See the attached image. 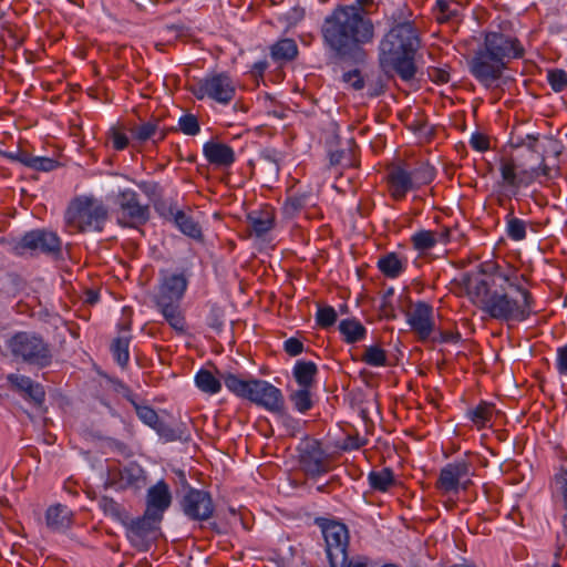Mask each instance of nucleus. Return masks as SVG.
Returning a JSON list of instances; mask_svg holds the SVG:
<instances>
[{"label": "nucleus", "instance_id": "33", "mask_svg": "<svg viewBox=\"0 0 567 567\" xmlns=\"http://www.w3.org/2000/svg\"><path fill=\"white\" fill-rule=\"evenodd\" d=\"M221 375L218 378L207 369H200L195 374V384L204 393L213 395L221 390Z\"/></svg>", "mask_w": 567, "mask_h": 567}, {"label": "nucleus", "instance_id": "48", "mask_svg": "<svg viewBox=\"0 0 567 567\" xmlns=\"http://www.w3.org/2000/svg\"><path fill=\"white\" fill-rule=\"evenodd\" d=\"M337 317V311L333 307H321L316 315L317 324L321 328H329L336 323Z\"/></svg>", "mask_w": 567, "mask_h": 567}, {"label": "nucleus", "instance_id": "49", "mask_svg": "<svg viewBox=\"0 0 567 567\" xmlns=\"http://www.w3.org/2000/svg\"><path fill=\"white\" fill-rule=\"evenodd\" d=\"M21 394L24 399H30L37 405H41L45 399V391L43 386L33 380L30 383V386H27Z\"/></svg>", "mask_w": 567, "mask_h": 567}, {"label": "nucleus", "instance_id": "36", "mask_svg": "<svg viewBox=\"0 0 567 567\" xmlns=\"http://www.w3.org/2000/svg\"><path fill=\"white\" fill-rule=\"evenodd\" d=\"M221 379L225 383V386L234 393L235 395L247 399L249 398V394H251L252 391V380H244L240 379L238 375L233 373H225L221 374Z\"/></svg>", "mask_w": 567, "mask_h": 567}, {"label": "nucleus", "instance_id": "29", "mask_svg": "<svg viewBox=\"0 0 567 567\" xmlns=\"http://www.w3.org/2000/svg\"><path fill=\"white\" fill-rule=\"evenodd\" d=\"M282 161V155L276 148H264L260 151L257 163L259 164V169L262 174H265L270 179H274L278 176L280 171V163Z\"/></svg>", "mask_w": 567, "mask_h": 567}, {"label": "nucleus", "instance_id": "32", "mask_svg": "<svg viewBox=\"0 0 567 567\" xmlns=\"http://www.w3.org/2000/svg\"><path fill=\"white\" fill-rule=\"evenodd\" d=\"M339 331L347 343H355L367 336L365 327L358 319H343L339 323Z\"/></svg>", "mask_w": 567, "mask_h": 567}, {"label": "nucleus", "instance_id": "54", "mask_svg": "<svg viewBox=\"0 0 567 567\" xmlns=\"http://www.w3.org/2000/svg\"><path fill=\"white\" fill-rule=\"evenodd\" d=\"M427 75L436 84H445L451 80L450 71L443 68L430 66Z\"/></svg>", "mask_w": 567, "mask_h": 567}, {"label": "nucleus", "instance_id": "13", "mask_svg": "<svg viewBox=\"0 0 567 567\" xmlns=\"http://www.w3.org/2000/svg\"><path fill=\"white\" fill-rule=\"evenodd\" d=\"M299 464L301 471L316 478L331 471V456L318 440L308 439L300 444Z\"/></svg>", "mask_w": 567, "mask_h": 567}, {"label": "nucleus", "instance_id": "53", "mask_svg": "<svg viewBox=\"0 0 567 567\" xmlns=\"http://www.w3.org/2000/svg\"><path fill=\"white\" fill-rule=\"evenodd\" d=\"M343 81L353 90H362L364 87V80L360 71L354 69L343 74Z\"/></svg>", "mask_w": 567, "mask_h": 567}, {"label": "nucleus", "instance_id": "14", "mask_svg": "<svg viewBox=\"0 0 567 567\" xmlns=\"http://www.w3.org/2000/svg\"><path fill=\"white\" fill-rule=\"evenodd\" d=\"M161 522V518L146 512L135 519L128 517L124 527L131 545L140 551H147L157 537Z\"/></svg>", "mask_w": 567, "mask_h": 567}, {"label": "nucleus", "instance_id": "30", "mask_svg": "<svg viewBox=\"0 0 567 567\" xmlns=\"http://www.w3.org/2000/svg\"><path fill=\"white\" fill-rule=\"evenodd\" d=\"M161 313L164 316L168 324L176 331L183 333L186 329L185 318L181 311L179 302L156 301Z\"/></svg>", "mask_w": 567, "mask_h": 567}, {"label": "nucleus", "instance_id": "25", "mask_svg": "<svg viewBox=\"0 0 567 567\" xmlns=\"http://www.w3.org/2000/svg\"><path fill=\"white\" fill-rule=\"evenodd\" d=\"M45 524L52 532H64L72 526L73 514L65 505H51L45 511Z\"/></svg>", "mask_w": 567, "mask_h": 567}, {"label": "nucleus", "instance_id": "4", "mask_svg": "<svg viewBox=\"0 0 567 567\" xmlns=\"http://www.w3.org/2000/svg\"><path fill=\"white\" fill-rule=\"evenodd\" d=\"M421 43L420 31L412 21L395 23L380 41V64L401 80L411 81L416 74L415 55Z\"/></svg>", "mask_w": 567, "mask_h": 567}, {"label": "nucleus", "instance_id": "39", "mask_svg": "<svg viewBox=\"0 0 567 567\" xmlns=\"http://www.w3.org/2000/svg\"><path fill=\"white\" fill-rule=\"evenodd\" d=\"M289 401L297 412L306 414L313 406L312 390L309 388H299L297 390H292L289 393Z\"/></svg>", "mask_w": 567, "mask_h": 567}, {"label": "nucleus", "instance_id": "37", "mask_svg": "<svg viewBox=\"0 0 567 567\" xmlns=\"http://www.w3.org/2000/svg\"><path fill=\"white\" fill-rule=\"evenodd\" d=\"M131 134L133 140L140 143L154 138L156 135L158 136L155 142L163 141L165 138V133L158 130L157 121H148L136 125L131 130Z\"/></svg>", "mask_w": 567, "mask_h": 567}, {"label": "nucleus", "instance_id": "10", "mask_svg": "<svg viewBox=\"0 0 567 567\" xmlns=\"http://www.w3.org/2000/svg\"><path fill=\"white\" fill-rule=\"evenodd\" d=\"M474 474V466L467 458L454 460L441 468L435 487L443 495H457L470 488Z\"/></svg>", "mask_w": 567, "mask_h": 567}, {"label": "nucleus", "instance_id": "38", "mask_svg": "<svg viewBox=\"0 0 567 567\" xmlns=\"http://www.w3.org/2000/svg\"><path fill=\"white\" fill-rule=\"evenodd\" d=\"M506 221V235L514 241H522L527 236V223L514 215V207L511 206L507 215L505 216Z\"/></svg>", "mask_w": 567, "mask_h": 567}, {"label": "nucleus", "instance_id": "63", "mask_svg": "<svg viewBox=\"0 0 567 567\" xmlns=\"http://www.w3.org/2000/svg\"><path fill=\"white\" fill-rule=\"evenodd\" d=\"M34 157L35 156L29 154L28 152L21 151V150L16 152V162H18L27 167H30V168H32V166H33Z\"/></svg>", "mask_w": 567, "mask_h": 567}, {"label": "nucleus", "instance_id": "51", "mask_svg": "<svg viewBox=\"0 0 567 567\" xmlns=\"http://www.w3.org/2000/svg\"><path fill=\"white\" fill-rule=\"evenodd\" d=\"M153 430H155L165 442H174L182 439V434L162 421H159Z\"/></svg>", "mask_w": 567, "mask_h": 567}, {"label": "nucleus", "instance_id": "41", "mask_svg": "<svg viewBox=\"0 0 567 567\" xmlns=\"http://www.w3.org/2000/svg\"><path fill=\"white\" fill-rule=\"evenodd\" d=\"M100 507L106 516L120 522L123 526L124 524H127V519L130 517L127 511L113 498L107 496L102 497L100 501Z\"/></svg>", "mask_w": 567, "mask_h": 567}, {"label": "nucleus", "instance_id": "6", "mask_svg": "<svg viewBox=\"0 0 567 567\" xmlns=\"http://www.w3.org/2000/svg\"><path fill=\"white\" fill-rule=\"evenodd\" d=\"M107 219V209L104 204L94 197L75 198L65 213V223L73 231H101Z\"/></svg>", "mask_w": 567, "mask_h": 567}, {"label": "nucleus", "instance_id": "43", "mask_svg": "<svg viewBox=\"0 0 567 567\" xmlns=\"http://www.w3.org/2000/svg\"><path fill=\"white\" fill-rule=\"evenodd\" d=\"M127 400L132 403V405L134 406L135 409V412L138 416V419L146 425H148L150 427L154 429L157 423L161 421L156 411L148 406V405H141L138 404L133 395L128 394L127 395Z\"/></svg>", "mask_w": 567, "mask_h": 567}, {"label": "nucleus", "instance_id": "11", "mask_svg": "<svg viewBox=\"0 0 567 567\" xmlns=\"http://www.w3.org/2000/svg\"><path fill=\"white\" fill-rule=\"evenodd\" d=\"M117 223L124 227H138L150 219V206L140 199V195L131 189L118 190L115 198Z\"/></svg>", "mask_w": 567, "mask_h": 567}, {"label": "nucleus", "instance_id": "26", "mask_svg": "<svg viewBox=\"0 0 567 567\" xmlns=\"http://www.w3.org/2000/svg\"><path fill=\"white\" fill-rule=\"evenodd\" d=\"M377 267L384 277L395 279L406 270L408 260L399 254L391 251L379 257Z\"/></svg>", "mask_w": 567, "mask_h": 567}, {"label": "nucleus", "instance_id": "47", "mask_svg": "<svg viewBox=\"0 0 567 567\" xmlns=\"http://www.w3.org/2000/svg\"><path fill=\"white\" fill-rule=\"evenodd\" d=\"M179 130L189 136L197 135L200 131L198 118L194 114H184L178 120Z\"/></svg>", "mask_w": 567, "mask_h": 567}, {"label": "nucleus", "instance_id": "46", "mask_svg": "<svg viewBox=\"0 0 567 567\" xmlns=\"http://www.w3.org/2000/svg\"><path fill=\"white\" fill-rule=\"evenodd\" d=\"M547 81L555 92H561L567 87V73L561 69H554L548 71Z\"/></svg>", "mask_w": 567, "mask_h": 567}, {"label": "nucleus", "instance_id": "52", "mask_svg": "<svg viewBox=\"0 0 567 567\" xmlns=\"http://www.w3.org/2000/svg\"><path fill=\"white\" fill-rule=\"evenodd\" d=\"M110 141L112 143L113 148L116 151H123L128 145L127 135L118 128H112L110 131Z\"/></svg>", "mask_w": 567, "mask_h": 567}, {"label": "nucleus", "instance_id": "22", "mask_svg": "<svg viewBox=\"0 0 567 567\" xmlns=\"http://www.w3.org/2000/svg\"><path fill=\"white\" fill-rule=\"evenodd\" d=\"M164 217L172 221L185 236L198 241L203 239L202 227L190 213L169 207Z\"/></svg>", "mask_w": 567, "mask_h": 567}, {"label": "nucleus", "instance_id": "64", "mask_svg": "<svg viewBox=\"0 0 567 567\" xmlns=\"http://www.w3.org/2000/svg\"><path fill=\"white\" fill-rule=\"evenodd\" d=\"M461 339V334L460 332H442L441 333V340L443 342H451V343H456L458 342Z\"/></svg>", "mask_w": 567, "mask_h": 567}, {"label": "nucleus", "instance_id": "50", "mask_svg": "<svg viewBox=\"0 0 567 567\" xmlns=\"http://www.w3.org/2000/svg\"><path fill=\"white\" fill-rule=\"evenodd\" d=\"M21 394L24 399H30L37 405H41L45 399V391L43 386L33 380L30 383V386H27Z\"/></svg>", "mask_w": 567, "mask_h": 567}, {"label": "nucleus", "instance_id": "56", "mask_svg": "<svg viewBox=\"0 0 567 567\" xmlns=\"http://www.w3.org/2000/svg\"><path fill=\"white\" fill-rule=\"evenodd\" d=\"M470 145L477 152H486L489 150V140L482 133H474L470 138Z\"/></svg>", "mask_w": 567, "mask_h": 567}, {"label": "nucleus", "instance_id": "5", "mask_svg": "<svg viewBox=\"0 0 567 567\" xmlns=\"http://www.w3.org/2000/svg\"><path fill=\"white\" fill-rule=\"evenodd\" d=\"M517 148H525L538 163H516L513 156L499 158L501 181L498 185L509 195L516 196L522 187H528L540 176L553 177L551 167L546 163V147L538 136L528 134L514 144Z\"/></svg>", "mask_w": 567, "mask_h": 567}, {"label": "nucleus", "instance_id": "15", "mask_svg": "<svg viewBox=\"0 0 567 567\" xmlns=\"http://www.w3.org/2000/svg\"><path fill=\"white\" fill-rule=\"evenodd\" d=\"M248 400L274 414H286V402L281 390L266 380L254 379Z\"/></svg>", "mask_w": 567, "mask_h": 567}, {"label": "nucleus", "instance_id": "59", "mask_svg": "<svg viewBox=\"0 0 567 567\" xmlns=\"http://www.w3.org/2000/svg\"><path fill=\"white\" fill-rule=\"evenodd\" d=\"M555 367L560 375L567 377V343L557 349Z\"/></svg>", "mask_w": 567, "mask_h": 567}, {"label": "nucleus", "instance_id": "24", "mask_svg": "<svg viewBox=\"0 0 567 567\" xmlns=\"http://www.w3.org/2000/svg\"><path fill=\"white\" fill-rule=\"evenodd\" d=\"M203 153L207 162L215 166L228 167L236 159L235 152L229 145L216 141L206 142Z\"/></svg>", "mask_w": 567, "mask_h": 567}, {"label": "nucleus", "instance_id": "17", "mask_svg": "<svg viewBox=\"0 0 567 567\" xmlns=\"http://www.w3.org/2000/svg\"><path fill=\"white\" fill-rule=\"evenodd\" d=\"M61 239L53 233L44 229H38L27 233L16 249L21 254L22 249L40 250L43 254L59 256L61 254Z\"/></svg>", "mask_w": 567, "mask_h": 567}, {"label": "nucleus", "instance_id": "28", "mask_svg": "<svg viewBox=\"0 0 567 567\" xmlns=\"http://www.w3.org/2000/svg\"><path fill=\"white\" fill-rule=\"evenodd\" d=\"M463 7L454 0H436L433 8V16L439 23L458 22Z\"/></svg>", "mask_w": 567, "mask_h": 567}, {"label": "nucleus", "instance_id": "19", "mask_svg": "<svg viewBox=\"0 0 567 567\" xmlns=\"http://www.w3.org/2000/svg\"><path fill=\"white\" fill-rule=\"evenodd\" d=\"M172 504V493L168 484L161 480L147 489L145 512L163 519L165 511Z\"/></svg>", "mask_w": 567, "mask_h": 567}, {"label": "nucleus", "instance_id": "12", "mask_svg": "<svg viewBox=\"0 0 567 567\" xmlns=\"http://www.w3.org/2000/svg\"><path fill=\"white\" fill-rule=\"evenodd\" d=\"M330 567H346L349 532L343 523L327 520L321 525Z\"/></svg>", "mask_w": 567, "mask_h": 567}, {"label": "nucleus", "instance_id": "16", "mask_svg": "<svg viewBox=\"0 0 567 567\" xmlns=\"http://www.w3.org/2000/svg\"><path fill=\"white\" fill-rule=\"evenodd\" d=\"M184 514L193 520H207L214 514L209 493L190 487L181 501Z\"/></svg>", "mask_w": 567, "mask_h": 567}, {"label": "nucleus", "instance_id": "57", "mask_svg": "<svg viewBox=\"0 0 567 567\" xmlns=\"http://www.w3.org/2000/svg\"><path fill=\"white\" fill-rule=\"evenodd\" d=\"M8 381L10 382V384L12 385V388L18 391L19 393H21L24 389H27V386H30V383L32 382V379L27 377V375H22V374H9L8 375Z\"/></svg>", "mask_w": 567, "mask_h": 567}, {"label": "nucleus", "instance_id": "23", "mask_svg": "<svg viewBox=\"0 0 567 567\" xmlns=\"http://www.w3.org/2000/svg\"><path fill=\"white\" fill-rule=\"evenodd\" d=\"M251 233L261 238L275 227L276 213L274 207L265 205L259 209L250 212L247 216Z\"/></svg>", "mask_w": 567, "mask_h": 567}, {"label": "nucleus", "instance_id": "1", "mask_svg": "<svg viewBox=\"0 0 567 567\" xmlns=\"http://www.w3.org/2000/svg\"><path fill=\"white\" fill-rule=\"evenodd\" d=\"M513 267H495L489 279L475 277L467 282V295L473 303L491 318L502 321H525L534 312V298Z\"/></svg>", "mask_w": 567, "mask_h": 567}, {"label": "nucleus", "instance_id": "31", "mask_svg": "<svg viewBox=\"0 0 567 567\" xmlns=\"http://www.w3.org/2000/svg\"><path fill=\"white\" fill-rule=\"evenodd\" d=\"M317 373V364L312 361L299 360L295 363L292 369V375L299 388L312 389Z\"/></svg>", "mask_w": 567, "mask_h": 567}, {"label": "nucleus", "instance_id": "9", "mask_svg": "<svg viewBox=\"0 0 567 567\" xmlns=\"http://www.w3.org/2000/svg\"><path fill=\"white\" fill-rule=\"evenodd\" d=\"M197 100L209 99L219 104H228L235 97L236 83L226 72H212L189 85Z\"/></svg>", "mask_w": 567, "mask_h": 567}, {"label": "nucleus", "instance_id": "60", "mask_svg": "<svg viewBox=\"0 0 567 567\" xmlns=\"http://www.w3.org/2000/svg\"><path fill=\"white\" fill-rule=\"evenodd\" d=\"M367 444V440L360 437L359 435H348L342 444V450L352 451L359 450L360 447Z\"/></svg>", "mask_w": 567, "mask_h": 567}, {"label": "nucleus", "instance_id": "21", "mask_svg": "<svg viewBox=\"0 0 567 567\" xmlns=\"http://www.w3.org/2000/svg\"><path fill=\"white\" fill-rule=\"evenodd\" d=\"M112 481L120 489H141L145 486L147 477L145 470L136 462H132L114 472Z\"/></svg>", "mask_w": 567, "mask_h": 567}, {"label": "nucleus", "instance_id": "61", "mask_svg": "<svg viewBox=\"0 0 567 567\" xmlns=\"http://www.w3.org/2000/svg\"><path fill=\"white\" fill-rule=\"evenodd\" d=\"M303 17L305 10L299 7H293L286 13V20L288 21L289 24H297L299 21L303 19Z\"/></svg>", "mask_w": 567, "mask_h": 567}, {"label": "nucleus", "instance_id": "27", "mask_svg": "<svg viewBox=\"0 0 567 567\" xmlns=\"http://www.w3.org/2000/svg\"><path fill=\"white\" fill-rule=\"evenodd\" d=\"M496 413L495 405L493 403L481 401L476 406L468 409L466 417L472 422L476 430H483L492 426V420Z\"/></svg>", "mask_w": 567, "mask_h": 567}, {"label": "nucleus", "instance_id": "40", "mask_svg": "<svg viewBox=\"0 0 567 567\" xmlns=\"http://www.w3.org/2000/svg\"><path fill=\"white\" fill-rule=\"evenodd\" d=\"M298 54V47L292 39H282L271 47V56L276 61H291Z\"/></svg>", "mask_w": 567, "mask_h": 567}, {"label": "nucleus", "instance_id": "42", "mask_svg": "<svg viewBox=\"0 0 567 567\" xmlns=\"http://www.w3.org/2000/svg\"><path fill=\"white\" fill-rule=\"evenodd\" d=\"M411 243L420 252L432 249L437 244V235L433 230H419L411 236Z\"/></svg>", "mask_w": 567, "mask_h": 567}, {"label": "nucleus", "instance_id": "45", "mask_svg": "<svg viewBox=\"0 0 567 567\" xmlns=\"http://www.w3.org/2000/svg\"><path fill=\"white\" fill-rule=\"evenodd\" d=\"M306 205V197L299 195L288 196L282 206V213L286 217L292 218L300 213Z\"/></svg>", "mask_w": 567, "mask_h": 567}, {"label": "nucleus", "instance_id": "44", "mask_svg": "<svg viewBox=\"0 0 567 567\" xmlns=\"http://www.w3.org/2000/svg\"><path fill=\"white\" fill-rule=\"evenodd\" d=\"M362 362L370 367H385L388 364L386 352L379 346H369L365 348L362 358Z\"/></svg>", "mask_w": 567, "mask_h": 567}, {"label": "nucleus", "instance_id": "58", "mask_svg": "<svg viewBox=\"0 0 567 567\" xmlns=\"http://www.w3.org/2000/svg\"><path fill=\"white\" fill-rule=\"evenodd\" d=\"M58 162L50 157L35 156L33 161L32 169L39 172H51L56 168Z\"/></svg>", "mask_w": 567, "mask_h": 567}, {"label": "nucleus", "instance_id": "62", "mask_svg": "<svg viewBox=\"0 0 567 567\" xmlns=\"http://www.w3.org/2000/svg\"><path fill=\"white\" fill-rule=\"evenodd\" d=\"M372 3L373 0H355L353 3L346 4L344 7H353L362 17H369V8Z\"/></svg>", "mask_w": 567, "mask_h": 567}, {"label": "nucleus", "instance_id": "35", "mask_svg": "<svg viewBox=\"0 0 567 567\" xmlns=\"http://www.w3.org/2000/svg\"><path fill=\"white\" fill-rule=\"evenodd\" d=\"M370 487L377 492H388L395 483L393 471L383 467L380 471H371L368 475Z\"/></svg>", "mask_w": 567, "mask_h": 567}, {"label": "nucleus", "instance_id": "8", "mask_svg": "<svg viewBox=\"0 0 567 567\" xmlns=\"http://www.w3.org/2000/svg\"><path fill=\"white\" fill-rule=\"evenodd\" d=\"M8 348L13 357L38 368L50 365L53 359L49 343L40 336L25 331L16 333L8 341Z\"/></svg>", "mask_w": 567, "mask_h": 567}, {"label": "nucleus", "instance_id": "55", "mask_svg": "<svg viewBox=\"0 0 567 567\" xmlns=\"http://www.w3.org/2000/svg\"><path fill=\"white\" fill-rule=\"evenodd\" d=\"M284 350L290 357H297L305 350V346L298 338L291 337L284 342Z\"/></svg>", "mask_w": 567, "mask_h": 567}, {"label": "nucleus", "instance_id": "34", "mask_svg": "<svg viewBox=\"0 0 567 567\" xmlns=\"http://www.w3.org/2000/svg\"><path fill=\"white\" fill-rule=\"evenodd\" d=\"M130 341L131 334L128 333V330H124L114 339L111 344L112 354L117 364L122 368H125L130 361Z\"/></svg>", "mask_w": 567, "mask_h": 567}, {"label": "nucleus", "instance_id": "20", "mask_svg": "<svg viewBox=\"0 0 567 567\" xmlns=\"http://www.w3.org/2000/svg\"><path fill=\"white\" fill-rule=\"evenodd\" d=\"M187 285L184 274H163L156 301L181 302Z\"/></svg>", "mask_w": 567, "mask_h": 567}, {"label": "nucleus", "instance_id": "3", "mask_svg": "<svg viewBox=\"0 0 567 567\" xmlns=\"http://www.w3.org/2000/svg\"><path fill=\"white\" fill-rule=\"evenodd\" d=\"M326 47L338 58L352 55L361 45L372 43L375 28L369 17H362L353 7L337 6L321 27Z\"/></svg>", "mask_w": 567, "mask_h": 567}, {"label": "nucleus", "instance_id": "18", "mask_svg": "<svg viewBox=\"0 0 567 567\" xmlns=\"http://www.w3.org/2000/svg\"><path fill=\"white\" fill-rule=\"evenodd\" d=\"M406 319L411 330L422 341L427 340L434 331V310L424 301L415 302L406 312Z\"/></svg>", "mask_w": 567, "mask_h": 567}, {"label": "nucleus", "instance_id": "2", "mask_svg": "<svg viewBox=\"0 0 567 567\" xmlns=\"http://www.w3.org/2000/svg\"><path fill=\"white\" fill-rule=\"evenodd\" d=\"M520 41L497 31L485 32L483 42L467 60L471 75L485 89L496 87L509 63L524 55Z\"/></svg>", "mask_w": 567, "mask_h": 567}, {"label": "nucleus", "instance_id": "7", "mask_svg": "<svg viewBox=\"0 0 567 567\" xmlns=\"http://www.w3.org/2000/svg\"><path fill=\"white\" fill-rule=\"evenodd\" d=\"M435 178V168L429 163H417L414 167L398 165L386 176L389 192L395 200L405 198L411 190L431 184Z\"/></svg>", "mask_w": 567, "mask_h": 567}]
</instances>
